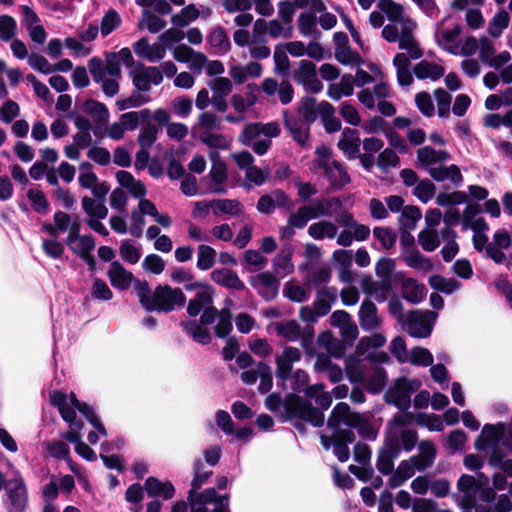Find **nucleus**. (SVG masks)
I'll list each match as a JSON object with an SVG mask.
<instances>
[{
    "instance_id": "obj_48",
    "label": "nucleus",
    "mask_w": 512,
    "mask_h": 512,
    "mask_svg": "<svg viewBox=\"0 0 512 512\" xmlns=\"http://www.w3.org/2000/svg\"><path fill=\"white\" fill-rule=\"evenodd\" d=\"M85 111L90 114L97 126L104 127L109 121V111L107 107L96 100H88L85 103Z\"/></svg>"
},
{
    "instance_id": "obj_15",
    "label": "nucleus",
    "mask_w": 512,
    "mask_h": 512,
    "mask_svg": "<svg viewBox=\"0 0 512 512\" xmlns=\"http://www.w3.org/2000/svg\"><path fill=\"white\" fill-rule=\"evenodd\" d=\"M302 359V353L297 347L284 345L282 351L276 355V376L286 381L292 377L293 365Z\"/></svg>"
},
{
    "instance_id": "obj_45",
    "label": "nucleus",
    "mask_w": 512,
    "mask_h": 512,
    "mask_svg": "<svg viewBox=\"0 0 512 512\" xmlns=\"http://www.w3.org/2000/svg\"><path fill=\"white\" fill-rule=\"evenodd\" d=\"M200 16V11L196 7L195 4H189L183 9L180 10V12L174 14L170 18V22L179 28H183L188 26L191 22L198 19Z\"/></svg>"
},
{
    "instance_id": "obj_37",
    "label": "nucleus",
    "mask_w": 512,
    "mask_h": 512,
    "mask_svg": "<svg viewBox=\"0 0 512 512\" xmlns=\"http://www.w3.org/2000/svg\"><path fill=\"white\" fill-rule=\"evenodd\" d=\"M401 291L403 298L413 304L423 301L427 293L424 284L412 278H407L402 281Z\"/></svg>"
},
{
    "instance_id": "obj_34",
    "label": "nucleus",
    "mask_w": 512,
    "mask_h": 512,
    "mask_svg": "<svg viewBox=\"0 0 512 512\" xmlns=\"http://www.w3.org/2000/svg\"><path fill=\"white\" fill-rule=\"evenodd\" d=\"M436 458V448L432 441L424 440L419 443V454L412 456L418 471L429 468Z\"/></svg>"
},
{
    "instance_id": "obj_63",
    "label": "nucleus",
    "mask_w": 512,
    "mask_h": 512,
    "mask_svg": "<svg viewBox=\"0 0 512 512\" xmlns=\"http://www.w3.org/2000/svg\"><path fill=\"white\" fill-rule=\"evenodd\" d=\"M200 140L213 149H228L230 146V142L226 136L213 133L212 131H202Z\"/></svg>"
},
{
    "instance_id": "obj_26",
    "label": "nucleus",
    "mask_w": 512,
    "mask_h": 512,
    "mask_svg": "<svg viewBox=\"0 0 512 512\" xmlns=\"http://www.w3.org/2000/svg\"><path fill=\"white\" fill-rule=\"evenodd\" d=\"M107 276L111 285L119 290H127L134 281L133 274L125 269L119 261H113L109 265Z\"/></svg>"
},
{
    "instance_id": "obj_42",
    "label": "nucleus",
    "mask_w": 512,
    "mask_h": 512,
    "mask_svg": "<svg viewBox=\"0 0 512 512\" xmlns=\"http://www.w3.org/2000/svg\"><path fill=\"white\" fill-rule=\"evenodd\" d=\"M255 85H248L247 89L248 91L245 92L244 95L241 94H233L231 97V105L234 108V110L237 113L243 114L245 113L249 108L254 106L257 101L258 97L256 93L254 92Z\"/></svg>"
},
{
    "instance_id": "obj_39",
    "label": "nucleus",
    "mask_w": 512,
    "mask_h": 512,
    "mask_svg": "<svg viewBox=\"0 0 512 512\" xmlns=\"http://www.w3.org/2000/svg\"><path fill=\"white\" fill-rule=\"evenodd\" d=\"M293 248L291 245L285 246L281 249L278 255L273 260V269L275 275L286 276L294 271L292 263Z\"/></svg>"
},
{
    "instance_id": "obj_32",
    "label": "nucleus",
    "mask_w": 512,
    "mask_h": 512,
    "mask_svg": "<svg viewBox=\"0 0 512 512\" xmlns=\"http://www.w3.org/2000/svg\"><path fill=\"white\" fill-rule=\"evenodd\" d=\"M450 154L445 150H435L431 146H424L417 151V160L427 169L434 164H442L450 160Z\"/></svg>"
},
{
    "instance_id": "obj_56",
    "label": "nucleus",
    "mask_w": 512,
    "mask_h": 512,
    "mask_svg": "<svg viewBox=\"0 0 512 512\" xmlns=\"http://www.w3.org/2000/svg\"><path fill=\"white\" fill-rule=\"evenodd\" d=\"M283 294L289 300L301 303L308 299L310 290L293 281H288L284 285Z\"/></svg>"
},
{
    "instance_id": "obj_36",
    "label": "nucleus",
    "mask_w": 512,
    "mask_h": 512,
    "mask_svg": "<svg viewBox=\"0 0 512 512\" xmlns=\"http://www.w3.org/2000/svg\"><path fill=\"white\" fill-rule=\"evenodd\" d=\"M429 175L437 182L450 180L455 185H459L462 180V174L458 166L452 164L450 166L438 165L428 168Z\"/></svg>"
},
{
    "instance_id": "obj_64",
    "label": "nucleus",
    "mask_w": 512,
    "mask_h": 512,
    "mask_svg": "<svg viewBox=\"0 0 512 512\" xmlns=\"http://www.w3.org/2000/svg\"><path fill=\"white\" fill-rule=\"evenodd\" d=\"M335 58L343 65H359L362 61L361 56L348 45L336 47Z\"/></svg>"
},
{
    "instance_id": "obj_43",
    "label": "nucleus",
    "mask_w": 512,
    "mask_h": 512,
    "mask_svg": "<svg viewBox=\"0 0 512 512\" xmlns=\"http://www.w3.org/2000/svg\"><path fill=\"white\" fill-rule=\"evenodd\" d=\"M149 119H151V110L148 108L126 112L119 117L120 125L124 127L125 131H134L140 123Z\"/></svg>"
},
{
    "instance_id": "obj_44",
    "label": "nucleus",
    "mask_w": 512,
    "mask_h": 512,
    "mask_svg": "<svg viewBox=\"0 0 512 512\" xmlns=\"http://www.w3.org/2000/svg\"><path fill=\"white\" fill-rule=\"evenodd\" d=\"M81 205L82 209L87 214L88 219L106 218L108 215V208L105 206L104 201L84 196L81 200Z\"/></svg>"
},
{
    "instance_id": "obj_13",
    "label": "nucleus",
    "mask_w": 512,
    "mask_h": 512,
    "mask_svg": "<svg viewBox=\"0 0 512 512\" xmlns=\"http://www.w3.org/2000/svg\"><path fill=\"white\" fill-rule=\"evenodd\" d=\"M313 167L323 170L324 176L334 189H341L351 181L347 169L337 160L313 161Z\"/></svg>"
},
{
    "instance_id": "obj_20",
    "label": "nucleus",
    "mask_w": 512,
    "mask_h": 512,
    "mask_svg": "<svg viewBox=\"0 0 512 512\" xmlns=\"http://www.w3.org/2000/svg\"><path fill=\"white\" fill-rule=\"evenodd\" d=\"M172 55L177 62L188 64L194 71H201L207 63V56L204 53L195 51L186 44L174 47Z\"/></svg>"
},
{
    "instance_id": "obj_49",
    "label": "nucleus",
    "mask_w": 512,
    "mask_h": 512,
    "mask_svg": "<svg viewBox=\"0 0 512 512\" xmlns=\"http://www.w3.org/2000/svg\"><path fill=\"white\" fill-rule=\"evenodd\" d=\"M184 330L198 343L206 345L211 341V335L207 328L196 321H185L181 323Z\"/></svg>"
},
{
    "instance_id": "obj_11",
    "label": "nucleus",
    "mask_w": 512,
    "mask_h": 512,
    "mask_svg": "<svg viewBox=\"0 0 512 512\" xmlns=\"http://www.w3.org/2000/svg\"><path fill=\"white\" fill-rule=\"evenodd\" d=\"M420 385L418 380L398 378L387 391L386 402L401 410H407L411 405V395L419 389Z\"/></svg>"
},
{
    "instance_id": "obj_6",
    "label": "nucleus",
    "mask_w": 512,
    "mask_h": 512,
    "mask_svg": "<svg viewBox=\"0 0 512 512\" xmlns=\"http://www.w3.org/2000/svg\"><path fill=\"white\" fill-rule=\"evenodd\" d=\"M186 297L180 288L158 285L153 290V298L148 311L171 312L185 305Z\"/></svg>"
},
{
    "instance_id": "obj_62",
    "label": "nucleus",
    "mask_w": 512,
    "mask_h": 512,
    "mask_svg": "<svg viewBox=\"0 0 512 512\" xmlns=\"http://www.w3.org/2000/svg\"><path fill=\"white\" fill-rule=\"evenodd\" d=\"M386 343V337L381 333H375L360 339L356 346V352L359 355L365 354L370 348H379Z\"/></svg>"
},
{
    "instance_id": "obj_54",
    "label": "nucleus",
    "mask_w": 512,
    "mask_h": 512,
    "mask_svg": "<svg viewBox=\"0 0 512 512\" xmlns=\"http://www.w3.org/2000/svg\"><path fill=\"white\" fill-rule=\"evenodd\" d=\"M510 16L505 10L497 12L490 20L488 25V33L493 38H498L502 32L509 26Z\"/></svg>"
},
{
    "instance_id": "obj_35",
    "label": "nucleus",
    "mask_w": 512,
    "mask_h": 512,
    "mask_svg": "<svg viewBox=\"0 0 512 512\" xmlns=\"http://www.w3.org/2000/svg\"><path fill=\"white\" fill-rule=\"evenodd\" d=\"M355 81L351 74H345L338 83H331L327 88V95L332 100L339 101L342 97L351 96L354 92Z\"/></svg>"
},
{
    "instance_id": "obj_19",
    "label": "nucleus",
    "mask_w": 512,
    "mask_h": 512,
    "mask_svg": "<svg viewBox=\"0 0 512 512\" xmlns=\"http://www.w3.org/2000/svg\"><path fill=\"white\" fill-rule=\"evenodd\" d=\"M212 161V166L209 172L211 178V191L216 194H226L227 188L225 183L227 181V168L225 163L220 159V154L212 151L209 155Z\"/></svg>"
},
{
    "instance_id": "obj_24",
    "label": "nucleus",
    "mask_w": 512,
    "mask_h": 512,
    "mask_svg": "<svg viewBox=\"0 0 512 512\" xmlns=\"http://www.w3.org/2000/svg\"><path fill=\"white\" fill-rule=\"evenodd\" d=\"M457 489L461 494V504L466 509H471L476 504V496L480 488L476 478L471 475L463 474L457 482Z\"/></svg>"
},
{
    "instance_id": "obj_59",
    "label": "nucleus",
    "mask_w": 512,
    "mask_h": 512,
    "mask_svg": "<svg viewBox=\"0 0 512 512\" xmlns=\"http://www.w3.org/2000/svg\"><path fill=\"white\" fill-rule=\"evenodd\" d=\"M430 286L442 293L451 294L457 291L460 283L452 278H444L440 275H434L429 279Z\"/></svg>"
},
{
    "instance_id": "obj_17",
    "label": "nucleus",
    "mask_w": 512,
    "mask_h": 512,
    "mask_svg": "<svg viewBox=\"0 0 512 512\" xmlns=\"http://www.w3.org/2000/svg\"><path fill=\"white\" fill-rule=\"evenodd\" d=\"M284 126L292 139L302 148H310V124L283 112Z\"/></svg>"
},
{
    "instance_id": "obj_53",
    "label": "nucleus",
    "mask_w": 512,
    "mask_h": 512,
    "mask_svg": "<svg viewBox=\"0 0 512 512\" xmlns=\"http://www.w3.org/2000/svg\"><path fill=\"white\" fill-rule=\"evenodd\" d=\"M194 477L191 482V489L188 494H193V496H197L199 492H197L203 484H205L208 479L212 476V470H204L203 464L200 460H196L193 464Z\"/></svg>"
},
{
    "instance_id": "obj_29",
    "label": "nucleus",
    "mask_w": 512,
    "mask_h": 512,
    "mask_svg": "<svg viewBox=\"0 0 512 512\" xmlns=\"http://www.w3.org/2000/svg\"><path fill=\"white\" fill-rule=\"evenodd\" d=\"M50 402L53 406L57 407L63 420L74 425L77 429H81L82 422H75V410L69 406L67 395L62 391H54L50 395Z\"/></svg>"
},
{
    "instance_id": "obj_9",
    "label": "nucleus",
    "mask_w": 512,
    "mask_h": 512,
    "mask_svg": "<svg viewBox=\"0 0 512 512\" xmlns=\"http://www.w3.org/2000/svg\"><path fill=\"white\" fill-rule=\"evenodd\" d=\"M285 409L291 417L307 421L315 427L322 426L324 423L323 412L297 395L292 394L287 397Z\"/></svg>"
},
{
    "instance_id": "obj_23",
    "label": "nucleus",
    "mask_w": 512,
    "mask_h": 512,
    "mask_svg": "<svg viewBox=\"0 0 512 512\" xmlns=\"http://www.w3.org/2000/svg\"><path fill=\"white\" fill-rule=\"evenodd\" d=\"M358 320L360 327L365 331L377 330L382 325V318L378 314L377 306L371 300H364L359 308Z\"/></svg>"
},
{
    "instance_id": "obj_8",
    "label": "nucleus",
    "mask_w": 512,
    "mask_h": 512,
    "mask_svg": "<svg viewBox=\"0 0 512 512\" xmlns=\"http://www.w3.org/2000/svg\"><path fill=\"white\" fill-rule=\"evenodd\" d=\"M437 318V313L426 310H413L406 314L401 323L402 328L412 337L426 338L432 332V325Z\"/></svg>"
},
{
    "instance_id": "obj_30",
    "label": "nucleus",
    "mask_w": 512,
    "mask_h": 512,
    "mask_svg": "<svg viewBox=\"0 0 512 512\" xmlns=\"http://www.w3.org/2000/svg\"><path fill=\"white\" fill-rule=\"evenodd\" d=\"M304 206L310 209L308 213L312 220L319 217H332L336 208L340 206V201L338 198L332 197L326 199H318L311 204Z\"/></svg>"
},
{
    "instance_id": "obj_18",
    "label": "nucleus",
    "mask_w": 512,
    "mask_h": 512,
    "mask_svg": "<svg viewBox=\"0 0 512 512\" xmlns=\"http://www.w3.org/2000/svg\"><path fill=\"white\" fill-rule=\"evenodd\" d=\"M274 328L277 335L283 337L287 341L295 342L301 339V344L303 347L308 346L313 337L312 330H306L302 334L301 326L296 320L276 322L274 324Z\"/></svg>"
},
{
    "instance_id": "obj_40",
    "label": "nucleus",
    "mask_w": 512,
    "mask_h": 512,
    "mask_svg": "<svg viewBox=\"0 0 512 512\" xmlns=\"http://www.w3.org/2000/svg\"><path fill=\"white\" fill-rule=\"evenodd\" d=\"M144 487L151 497L162 496L164 499H171L175 493V488L171 482L163 483L155 477L147 478Z\"/></svg>"
},
{
    "instance_id": "obj_27",
    "label": "nucleus",
    "mask_w": 512,
    "mask_h": 512,
    "mask_svg": "<svg viewBox=\"0 0 512 512\" xmlns=\"http://www.w3.org/2000/svg\"><path fill=\"white\" fill-rule=\"evenodd\" d=\"M361 140L357 130L344 128L341 138L338 142V148L346 155L348 159H354L360 151Z\"/></svg>"
},
{
    "instance_id": "obj_51",
    "label": "nucleus",
    "mask_w": 512,
    "mask_h": 512,
    "mask_svg": "<svg viewBox=\"0 0 512 512\" xmlns=\"http://www.w3.org/2000/svg\"><path fill=\"white\" fill-rule=\"evenodd\" d=\"M159 133V128L151 123L150 119L142 123L141 131L138 135L137 141L142 148H151L156 142Z\"/></svg>"
},
{
    "instance_id": "obj_33",
    "label": "nucleus",
    "mask_w": 512,
    "mask_h": 512,
    "mask_svg": "<svg viewBox=\"0 0 512 512\" xmlns=\"http://www.w3.org/2000/svg\"><path fill=\"white\" fill-rule=\"evenodd\" d=\"M363 292L368 296H373L378 302H384L387 299L390 290V283L387 281H374L371 277H364L360 282Z\"/></svg>"
},
{
    "instance_id": "obj_38",
    "label": "nucleus",
    "mask_w": 512,
    "mask_h": 512,
    "mask_svg": "<svg viewBox=\"0 0 512 512\" xmlns=\"http://www.w3.org/2000/svg\"><path fill=\"white\" fill-rule=\"evenodd\" d=\"M214 289L211 286L204 287L197 292L195 298L191 299L187 306V312L190 316H197L204 311L213 302Z\"/></svg>"
},
{
    "instance_id": "obj_58",
    "label": "nucleus",
    "mask_w": 512,
    "mask_h": 512,
    "mask_svg": "<svg viewBox=\"0 0 512 512\" xmlns=\"http://www.w3.org/2000/svg\"><path fill=\"white\" fill-rule=\"evenodd\" d=\"M418 242L422 249L432 252L440 245V238L436 229L427 228L418 234Z\"/></svg>"
},
{
    "instance_id": "obj_16",
    "label": "nucleus",
    "mask_w": 512,
    "mask_h": 512,
    "mask_svg": "<svg viewBox=\"0 0 512 512\" xmlns=\"http://www.w3.org/2000/svg\"><path fill=\"white\" fill-rule=\"evenodd\" d=\"M250 285L265 299H274L279 291L280 282L276 275L266 271L249 278Z\"/></svg>"
},
{
    "instance_id": "obj_3",
    "label": "nucleus",
    "mask_w": 512,
    "mask_h": 512,
    "mask_svg": "<svg viewBox=\"0 0 512 512\" xmlns=\"http://www.w3.org/2000/svg\"><path fill=\"white\" fill-rule=\"evenodd\" d=\"M356 428L361 437L375 440L377 437V430L372 426L367 416L353 412L347 403L340 402L332 409L328 420L327 426L329 428H339L341 424Z\"/></svg>"
},
{
    "instance_id": "obj_28",
    "label": "nucleus",
    "mask_w": 512,
    "mask_h": 512,
    "mask_svg": "<svg viewBox=\"0 0 512 512\" xmlns=\"http://www.w3.org/2000/svg\"><path fill=\"white\" fill-rule=\"evenodd\" d=\"M210 276L214 283L221 285L225 288L238 290V291L245 289L244 282L239 278L238 274L233 270H230L227 268L215 269L211 272Z\"/></svg>"
},
{
    "instance_id": "obj_4",
    "label": "nucleus",
    "mask_w": 512,
    "mask_h": 512,
    "mask_svg": "<svg viewBox=\"0 0 512 512\" xmlns=\"http://www.w3.org/2000/svg\"><path fill=\"white\" fill-rule=\"evenodd\" d=\"M414 420L410 412H398L393 419L388 422L387 440L388 445L393 449L399 448V441L405 450L410 451L414 448L417 441V433L414 430L407 429Z\"/></svg>"
},
{
    "instance_id": "obj_50",
    "label": "nucleus",
    "mask_w": 512,
    "mask_h": 512,
    "mask_svg": "<svg viewBox=\"0 0 512 512\" xmlns=\"http://www.w3.org/2000/svg\"><path fill=\"white\" fill-rule=\"evenodd\" d=\"M212 205H214L213 213L215 215L225 213L231 216H237L243 212L242 204L236 199H216L212 200Z\"/></svg>"
},
{
    "instance_id": "obj_22",
    "label": "nucleus",
    "mask_w": 512,
    "mask_h": 512,
    "mask_svg": "<svg viewBox=\"0 0 512 512\" xmlns=\"http://www.w3.org/2000/svg\"><path fill=\"white\" fill-rule=\"evenodd\" d=\"M511 245L512 237L510 233L500 229L494 233L493 242L486 246V255L495 263H502L505 260V254L502 250L508 249Z\"/></svg>"
},
{
    "instance_id": "obj_31",
    "label": "nucleus",
    "mask_w": 512,
    "mask_h": 512,
    "mask_svg": "<svg viewBox=\"0 0 512 512\" xmlns=\"http://www.w3.org/2000/svg\"><path fill=\"white\" fill-rule=\"evenodd\" d=\"M413 72L420 80L428 79L434 82L444 76L445 70L443 66L424 59L415 64Z\"/></svg>"
},
{
    "instance_id": "obj_60",
    "label": "nucleus",
    "mask_w": 512,
    "mask_h": 512,
    "mask_svg": "<svg viewBox=\"0 0 512 512\" xmlns=\"http://www.w3.org/2000/svg\"><path fill=\"white\" fill-rule=\"evenodd\" d=\"M244 267L247 270L258 271L264 268L268 262L267 258L259 250L249 249L243 254Z\"/></svg>"
},
{
    "instance_id": "obj_41",
    "label": "nucleus",
    "mask_w": 512,
    "mask_h": 512,
    "mask_svg": "<svg viewBox=\"0 0 512 512\" xmlns=\"http://www.w3.org/2000/svg\"><path fill=\"white\" fill-rule=\"evenodd\" d=\"M338 227L331 221L321 220L312 223L308 228V234L315 240L324 238L333 239L337 236Z\"/></svg>"
},
{
    "instance_id": "obj_52",
    "label": "nucleus",
    "mask_w": 512,
    "mask_h": 512,
    "mask_svg": "<svg viewBox=\"0 0 512 512\" xmlns=\"http://www.w3.org/2000/svg\"><path fill=\"white\" fill-rule=\"evenodd\" d=\"M216 250L209 245L201 244L197 248V268L209 270L216 262Z\"/></svg>"
},
{
    "instance_id": "obj_12",
    "label": "nucleus",
    "mask_w": 512,
    "mask_h": 512,
    "mask_svg": "<svg viewBox=\"0 0 512 512\" xmlns=\"http://www.w3.org/2000/svg\"><path fill=\"white\" fill-rule=\"evenodd\" d=\"M129 77L137 92L145 93L151 89L152 85H159L163 81L161 70L157 66H146L138 63L129 71Z\"/></svg>"
},
{
    "instance_id": "obj_10",
    "label": "nucleus",
    "mask_w": 512,
    "mask_h": 512,
    "mask_svg": "<svg viewBox=\"0 0 512 512\" xmlns=\"http://www.w3.org/2000/svg\"><path fill=\"white\" fill-rule=\"evenodd\" d=\"M333 432L331 436L320 434V441L322 446L326 449H333V454L340 462L348 461L350 457V450L348 444L355 440V434L348 429L330 428Z\"/></svg>"
},
{
    "instance_id": "obj_47",
    "label": "nucleus",
    "mask_w": 512,
    "mask_h": 512,
    "mask_svg": "<svg viewBox=\"0 0 512 512\" xmlns=\"http://www.w3.org/2000/svg\"><path fill=\"white\" fill-rule=\"evenodd\" d=\"M337 290L334 288H326L319 291L317 298L313 304L318 316H324L331 309V302L336 299Z\"/></svg>"
},
{
    "instance_id": "obj_57",
    "label": "nucleus",
    "mask_w": 512,
    "mask_h": 512,
    "mask_svg": "<svg viewBox=\"0 0 512 512\" xmlns=\"http://www.w3.org/2000/svg\"><path fill=\"white\" fill-rule=\"evenodd\" d=\"M298 112L306 123H313L317 119L316 99L313 97H303L298 103Z\"/></svg>"
},
{
    "instance_id": "obj_7",
    "label": "nucleus",
    "mask_w": 512,
    "mask_h": 512,
    "mask_svg": "<svg viewBox=\"0 0 512 512\" xmlns=\"http://www.w3.org/2000/svg\"><path fill=\"white\" fill-rule=\"evenodd\" d=\"M191 512H230L229 496H219L214 488L205 489L197 496L188 494Z\"/></svg>"
},
{
    "instance_id": "obj_21",
    "label": "nucleus",
    "mask_w": 512,
    "mask_h": 512,
    "mask_svg": "<svg viewBox=\"0 0 512 512\" xmlns=\"http://www.w3.org/2000/svg\"><path fill=\"white\" fill-rule=\"evenodd\" d=\"M69 248L84 260L91 270L96 267V261L92 254L95 248V240L91 235H81L77 239H73L71 242H66Z\"/></svg>"
},
{
    "instance_id": "obj_14",
    "label": "nucleus",
    "mask_w": 512,
    "mask_h": 512,
    "mask_svg": "<svg viewBox=\"0 0 512 512\" xmlns=\"http://www.w3.org/2000/svg\"><path fill=\"white\" fill-rule=\"evenodd\" d=\"M293 78L308 92L319 93L323 89L322 82L317 78L316 65L309 60L299 62Z\"/></svg>"
},
{
    "instance_id": "obj_55",
    "label": "nucleus",
    "mask_w": 512,
    "mask_h": 512,
    "mask_svg": "<svg viewBox=\"0 0 512 512\" xmlns=\"http://www.w3.org/2000/svg\"><path fill=\"white\" fill-rule=\"evenodd\" d=\"M207 42L219 52H227L230 49V41L224 28L218 26L209 33Z\"/></svg>"
},
{
    "instance_id": "obj_46",
    "label": "nucleus",
    "mask_w": 512,
    "mask_h": 512,
    "mask_svg": "<svg viewBox=\"0 0 512 512\" xmlns=\"http://www.w3.org/2000/svg\"><path fill=\"white\" fill-rule=\"evenodd\" d=\"M166 25L167 22L164 19L149 10H144L142 12L141 19L138 22L139 29H147L152 34L160 32L166 27Z\"/></svg>"
},
{
    "instance_id": "obj_2",
    "label": "nucleus",
    "mask_w": 512,
    "mask_h": 512,
    "mask_svg": "<svg viewBox=\"0 0 512 512\" xmlns=\"http://www.w3.org/2000/svg\"><path fill=\"white\" fill-rule=\"evenodd\" d=\"M280 132V125L275 121L250 123L243 128L238 140L243 145L251 147L257 155L261 156L271 147V138L278 137Z\"/></svg>"
},
{
    "instance_id": "obj_1",
    "label": "nucleus",
    "mask_w": 512,
    "mask_h": 512,
    "mask_svg": "<svg viewBox=\"0 0 512 512\" xmlns=\"http://www.w3.org/2000/svg\"><path fill=\"white\" fill-rule=\"evenodd\" d=\"M377 7L391 22L383 27L382 37L389 43H398V48L406 51L394 56L393 66L399 85L409 86L413 82L410 61L423 56V49L415 34L417 23L405 14L404 6L394 0H379Z\"/></svg>"
},
{
    "instance_id": "obj_25",
    "label": "nucleus",
    "mask_w": 512,
    "mask_h": 512,
    "mask_svg": "<svg viewBox=\"0 0 512 512\" xmlns=\"http://www.w3.org/2000/svg\"><path fill=\"white\" fill-rule=\"evenodd\" d=\"M410 245L402 250V258L404 262L411 268L421 272H430L433 269L432 262L422 255L414 246V238L409 237Z\"/></svg>"
},
{
    "instance_id": "obj_5",
    "label": "nucleus",
    "mask_w": 512,
    "mask_h": 512,
    "mask_svg": "<svg viewBox=\"0 0 512 512\" xmlns=\"http://www.w3.org/2000/svg\"><path fill=\"white\" fill-rule=\"evenodd\" d=\"M2 488L5 491V509L8 512H24L28 505V492L20 473L15 471L10 479L2 477Z\"/></svg>"
},
{
    "instance_id": "obj_61",
    "label": "nucleus",
    "mask_w": 512,
    "mask_h": 512,
    "mask_svg": "<svg viewBox=\"0 0 512 512\" xmlns=\"http://www.w3.org/2000/svg\"><path fill=\"white\" fill-rule=\"evenodd\" d=\"M232 314L228 309H221L214 327L215 335L219 338L227 337L232 331Z\"/></svg>"
}]
</instances>
